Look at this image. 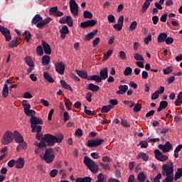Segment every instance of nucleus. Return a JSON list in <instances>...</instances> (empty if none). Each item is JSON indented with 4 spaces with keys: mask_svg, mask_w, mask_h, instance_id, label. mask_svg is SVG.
Here are the masks:
<instances>
[{
    "mask_svg": "<svg viewBox=\"0 0 182 182\" xmlns=\"http://www.w3.org/2000/svg\"><path fill=\"white\" fill-rule=\"evenodd\" d=\"M25 62L28 66L30 68H35V63H33V60H32V58L31 56H26L25 58Z\"/></svg>",
    "mask_w": 182,
    "mask_h": 182,
    "instance_id": "b1692460",
    "label": "nucleus"
},
{
    "mask_svg": "<svg viewBox=\"0 0 182 182\" xmlns=\"http://www.w3.org/2000/svg\"><path fill=\"white\" fill-rule=\"evenodd\" d=\"M122 28H123V25L119 24V23L114 25V29H116V31H118L119 32L122 31Z\"/></svg>",
    "mask_w": 182,
    "mask_h": 182,
    "instance_id": "680f3d73",
    "label": "nucleus"
},
{
    "mask_svg": "<svg viewBox=\"0 0 182 182\" xmlns=\"http://www.w3.org/2000/svg\"><path fill=\"white\" fill-rule=\"evenodd\" d=\"M87 22H88L89 26H95V25H96V23H97V21H96L95 19L87 20Z\"/></svg>",
    "mask_w": 182,
    "mask_h": 182,
    "instance_id": "69168bd1",
    "label": "nucleus"
},
{
    "mask_svg": "<svg viewBox=\"0 0 182 182\" xmlns=\"http://www.w3.org/2000/svg\"><path fill=\"white\" fill-rule=\"evenodd\" d=\"M159 96H160V91L157 90L152 95V100H156V99H159Z\"/></svg>",
    "mask_w": 182,
    "mask_h": 182,
    "instance_id": "4d7b16f0",
    "label": "nucleus"
},
{
    "mask_svg": "<svg viewBox=\"0 0 182 182\" xmlns=\"http://www.w3.org/2000/svg\"><path fill=\"white\" fill-rule=\"evenodd\" d=\"M43 159L47 164H50L55 160V152L52 149L46 150Z\"/></svg>",
    "mask_w": 182,
    "mask_h": 182,
    "instance_id": "7ed1b4c3",
    "label": "nucleus"
},
{
    "mask_svg": "<svg viewBox=\"0 0 182 182\" xmlns=\"http://www.w3.org/2000/svg\"><path fill=\"white\" fill-rule=\"evenodd\" d=\"M133 72V70L130 67H127L125 68V70L124 72V75L125 76H129V75H132V73Z\"/></svg>",
    "mask_w": 182,
    "mask_h": 182,
    "instance_id": "3c124183",
    "label": "nucleus"
},
{
    "mask_svg": "<svg viewBox=\"0 0 182 182\" xmlns=\"http://www.w3.org/2000/svg\"><path fill=\"white\" fill-rule=\"evenodd\" d=\"M162 176H174V165L173 163H166L162 166Z\"/></svg>",
    "mask_w": 182,
    "mask_h": 182,
    "instance_id": "f03ea898",
    "label": "nucleus"
},
{
    "mask_svg": "<svg viewBox=\"0 0 182 182\" xmlns=\"http://www.w3.org/2000/svg\"><path fill=\"white\" fill-rule=\"evenodd\" d=\"M76 182H92V178L87 176L85 178H77L75 179Z\"/></svg>",
    "mask_w": 182,
    "mask_h": 182,
    "instance_id": "72a5a7b5",
    "label": "nucleus"
},
{
    "mask_svg": "<svg viewBox=\"0 0 182 182\" xmlns=\"http://www.w3.org/2000/svg\"><path fill=\"white\" fill-rule=\"evenodd\" d=\"M139 159H142L144 161H147L149 160V156H147V154H144V152H141L137 156V160H139Z\"/></svg>",
    "mask_w": 182,
    "mask_h": 182,
    "instance_id": "f704fd0d",
    "label": "nucleus"
},
{
    "mask_svg": "<svg viewBox=\"0 0 182 182\" xmlns=\"http://www.w3.org/2000/svg\"><path fill=\"white\" fill-rule=\"evenodd\" d=\"M65 105V107H67V109L68 110H71L72 109V102H70V100L65 99L64 100Z\"/></svg>",
    "mask_w": 182,
    "mask_h": 182,
    "instance_id": "49530a36",
    "label": "nucleus"
},
{
    "mask_svg": "<svg viewBox=\"0 0 182 182\" xmlns=\"http://www.w3.org/2000/svg\"><path fill=\"white\" fill-rule=\"evenodd\" d=\"M97 178L98 179L96 181V182H105V175H103L102 173H99Z\"/></svg>",
    "mask_w": 182,
    "mask_h": 182,
    "instance_id": "bf43d9fd",
    "label": "nucleus"
},
{
    "mask_svg": "<svg viewBox=\"0 0 182 182\" xmlns=\"http://www.w3.org/2000/svg\"><path fill=\"white\" fill-rule=\"evenodd\" d=\"M155 157L157 160H159V161H166L168 159V156L164 155L161 151L159 149H156L154 151Z\"/></svg>",
    "mask_w": 182,
    "mask_h": 182,
    "instance_id": "9d476101",
    "label": "nucleus"
},
{
    "mask_svg": "<svg viewBox=\"0 0 182 182\" xmlns=\"http://www.w3.org/2000/svg\"><path fill=\"white\" fill-rule=\"evenodd\" d=\"M157 39H158L159 43H162L163 42H166V39H167V33H161L158 36Z\"/></svg>",
    "mask_w": 182,
    "mask_h": 182,
    "instance_id": "4be33fe9",
    "label": "nucleus"
},
{
    "mask_svg": "<svg viewBox=\"0 0 182 182\" xmlns=\"http://www.w3.org/2000/svg\"><path fill=\"white\" fill-rule=\"evenodd\" d=\"M49 14L50 15H53V16H58V17L63 16V12L59 11L58 6H53L50 8Z\"/></svg>",
    "mask_w": 182,
    "mask_h": 182,
    "instance_id": "9b49d317",
    "label": "nucleus"
},
{
    "mask_svg": "<svg viewBox=\"0 0 182 182\" xmlns=\"http://www.w3.org/2000/svg\"><path fill=\"white\" fill-rule=\"evenodd\" d=\"M22 106L23 107V110L31 107V104L28 103V100H24L22 101Z\"/></svg>",
    "mask_w": 182,
    "mask_h": 182,
    "instance_id": "603ef678",
    "label": "nucleus"
},
{
    "mask_svg": "<svg viewBox=\"0 0 182 182\" xmlns=\"http://www.w3.org/2000/svg\"><path fill=\"white\" fill-rule=\"evenodd\" d=\"M149 141H151V137H149L148 139H146V141H141L139 143V146H141V149H147Z\"/></svg>",
    "mask_w": 182,
    "mask_h": 182,
    "instance_id": "c756f323",
    "label": "nucleus"
},
{
    "mask_svg": "<svg viewBox=\"0 0 182 182\" xmlns=\"http://www.w3.org/2000/svg\"><path fill=\"white\" fill-rule=\"evenodd\" d=\"M165 176L166 177L162 181V182H173L175 181L174 175Z\"/></svg>",
    "mask_w": 182,
    "mask_h": 182,
    "instance_id": "a19ab883",
    "label": "nucleus"
},
{
    "mask_svg": "<svg viewBox=\"0 0 182 182\" xmlns=\"http://www.w3.org/2000/svg\"><path fill=\"white\" fill-rule=\"evenodd\" d=\"M23 99H32L33 97V96L32 95V94H31V92H26L23 95Z\"/></svg>",
    "mask_w": 182,
    "mask_h": 182,
    "instance_id": "6e6d98bb",
    "label": "nucleus"
},
{
    "mask_svg": "<svg viewBox=\"0 0 182 182\" xmlns=\"http://www.w3.org/2000/svg\"><path fill=\"white\" fill-rule=\"evenodd\" d=\"M84 163L92 173H97V165L95 161H93V160L90 159L87 156H85Z\"/></svg>",
    "mask_w": 182,
    "mask_h": 182,
    "instance_id": "20e7f679",
    "label": "nucleus"
},
{
    "mask_svg": "<svg viewBox=\"0 0 182 182\" xmlns=\"http://www.w3.org/2000/svg\"><path fill=\"white\" fill-rule=\"evenodd\" d=\"M97 33V30H95L92 32H90V33H87L85 36V41H90V39H93V38H95V36H96Z\"/></svg>",
    "mask_w": 182,
    "mask_h": 182,
    "instance_id": "cd10ccee",
    "label": "nucleus"
},
{
    "mask_svg": "<svg viewBox=\"0 0 182 182\" xmlns=\"http://www.w3.org/2000/svg\"><path fill=\"white\" fill-rule=\"evenodd\" d=\"M75 135L77 136V137H82V136H83V132L80 128H78L75 131Z\"/></svg>",
    "mask_w": 182,
    "mask_h": 182,
    "instance_id": "13d9d810",
    "label": "nucleus"
},
{
    "mask_svg": "<svg viewBox=\"0 0 182 182\" xmlns=\"http://www.w3.org/2000/svg\"><path fill=\"white\" fill-rule=\"evenodd\" d=\"M161 178V174L159 173L154 178V182H160V179Z\"/></svg>",
    "mask_w": 182,
    "mask_h": 182,
    "instance_id": "774afa93",
    "label": "nucleus"
},
{
    "mask_svg": "<svg viewBox=\"0 0 182 182\" xmlns=\"http://www.w3.org/2000/svg\"><path fill=\"white\" fill-rule=\"evenodd\" d=\"M0 32L2 33V35H4L7 42H9V41L12 39V37L11 36V31L8 28L1 25H0Z\"/></svg>",
    "mask_w": 182,
    "mask_h": 182,
    "instance_id": "1a4fd4ad",
    "label": "nucleus"
},
{
    "mask_svg": "<svg viewBox=\"0 0 182 182\" xmlns=\"http://www.w3.org/2000/svg\"><path fill=\"white\" fill-rule=\"evenodd\" d=\"M182 105V92H180L177 95V99L175 102V106H181Z\"/></svg>",
    "mask_w": 182,
    "mask_h": 182,
    "instance_id": "2f4dec72",
    "label": "nucleus"
},
{
    "mask_svg": "<svg viewBox=\"0 0 182 182\" xmlns=\"http://www.w3.org/2000/svg\"><path fill=\"white\" fill-rule=\"evenodd\" d=\"M43 18L41 16V15L39 14H36L32 19L31 21V23L33 25H36V23H38V22H40L41 21H42Z\"/></svg>",
    "mask_w": 182,
    "mask_h": 182,
    "instance_id": "7c9ffc66",
    "label": "nucleus"
},
{
    "mask_svg": "<svg viewBox=\"0 0 182 182\" xmlns=\"http://www.w3.org/2000/svg\"><path fill=\"white\" fill-rule=\"evenodd\" d=\"M112 53H113V50H108L107 52L104 54L103 59L105 60H106V59H109V57L110 56V55H112Z\"/></svg>",
    "mask_w": 182,
    "mask_h": 182,
    "instance_id": "5fc2aeb1",
    "label": "nucleus"
},
{
    "mask_svg": "<svg viewBox=\"0 0 182 182\" xmlns=\"http://www.w3.org/2000/svg\"><path fill=\"white\" fill-rule=\"evenodd\" d=\"M43 139L46 141V143H47L48 146H53L55 143H62V140H63V135L55 136L50 134H47L44 135Z\"/></svg>",
    "mask_w": 182,
    "mask_h": 182,
    "instance_id": "f257e3e1",
    "label": "nucleus"
},
{
    "mask_svg": "<svg viewBox=\"0 0 182 182\" xmlns=\"http://www.w3.org/2000/svg\"><path fill=\"white\" fill-rule=\"evenodd\" d=\"M119 90L117 91V95H125L126 92H127V90H129V86H127V85H120L118 87Z\"/></svg>",
    "mask_w": 182,
    "mask_h": 182,
    "instance_id": "4468645a",
    "label": "nucleus"
},
{
    "mask_svg": "<svg viewBox=\"0 0 182 182\" xmlns=\"http://www.w3.org/2000/svg\"><path fill=\"white\" fill-rule=\"evenodd\" d=\"M60 33H69V28L68 26H63L62 28L60 29Z\"/></svg>",
    "mask_w": 182,
    "mask_h": 182,
    "instance_id": "de8ad7c7",
    "label": "nucleus"
},
{
    "mask_svg": "<svg viewBox=\"0 0 182 182\" xmlns=\"http://www.w3.org/2000/svg\"><path fill=\"white\" fill-rule=\"evenodd\" d=\"M121 124L124 127H130V123H129V122H127V120H126V119H122Z\"/></svg>",
    "mask_w": 182,
    "mask_h": 182,
    "instance_id": "0e129e2a",
    "label": "nucleus"
},
{
    "mask_svg": "<svg viewBox=\"0 0 182 182\" xmlns=\"http://www.w3.org/2000/svg\"><path fill=\"white\" fill-rule=\"evenodd\" d=\"M76 73L78 76H80V77H82V79H86L87 80V79L89 78V77L87 76V72L85 70H76Z\"/></svg>",
    "mask_w": 182,
    "mask_h": 182,
    "instance_id": "aec40b11",
    "label": "nucleus"
},
{
    "mask_svg": "<svg viewBox=\"0 0 182 182\" xmlns=\"http://www.w3.org/2000/svg\"><path fill=\"white\" fill-rule=\"evenodd\" d=\"M25 166V159L23 158H19L16 161V168H23Z\"/></svg>",
    "mask_w": 182,
    "mask_h": 182,
    "instance_id": "a211bd4d",
    "label": "nucleus"
},
{
    "mask_svg": "<svg viewBox=\"0 0 182 182\" xmlns=\"http://www.w3.org/2000/svg\"><path fill=\"white\" fill-rule=\"evenodd\" d=\"M34 146L38 147V149H42L43 147H46V144L45 142L41 141V142H35Z\"/></svg>",
    "mask_w": 182,
    "mask_h": 182,
    "instance_id": "09e8293b",
    "label": "nucleus"
},
{
    "mask_svg": "<svg viewBox=\"0 0 182 182\" xmlns=\"http://www.w3.org/2000/svg\"><path fill=\"white\" fill-rule=\"evenodd\" d=\"M181 176H182V168H178L174 176L175 181H177L178 178H181Z\"/></svg>",
    "mask_w": 182,
    "mask_h": 182,
    "instance_id": "c9c22d12",
    "label": "nucleus"
},
{
    "mask_svg": "<svg viewBox=\"0 0 182 182\" xmlns=\"http://www.w3.org/2000/svg\"><path fill=\"white\" fill-rule=\"evenodd\" d=\"M165 42L166 45H171V43L174 42V39L173 38V37H166Z\"/></svg>",
    "mask_w": 182,
    "mask_h": 182,
    "instance_id": "e2e57ef3",
    "label": "nucleus"
},
{
    "mask_svg": "<svg viewBox=\"0 0 182 182\" xmlns=\"http://www.w3.org/2000/svg\"><path fill=\"white\" fill-rule=\"evenodd\" d=\"M14 139L16 141V143H22V141H23V136H22V135H21L19 134V132H18L17 131H15L14 132Z\"/></svg>",
    "mask_w": 182,
    "mask_h": 182,
    "instance_id": "2eb2a0df",
    "label": "nucleus"
},
{
    "mask_svg": "<svg viewBox=\"0 0 182 182\" xmlns=\"http://www.w3.org/2000/svg\"><path fill=\"white\" fill-rule=\"evenodd\" d=\"M107 76H109L107 68L102 69L100 73V77H101V80H106Z\"/></svg>",
    "mask_w": 182,
    "mask_h": 182,
    "instance_id": "dca6fc26",
    "label": "nucleus"
},
{
    "mask_svg": "<svg viewBox=\"0 0 182 182\" xmlns=\"http://www.w3.org/2000/svg\"><path fill=\"white\" fill-rule=\"evenodd\" d=\"M24 110V113L26 116L28 117H34L35 114H36V112L33 109H31V107L26 108Z\"/></svg>",
    "mask_w": 182,
    "mask_h": 182,
    "instance_id": "6ab92c4d",
    "label": "nucleus"
},
{
    "mask_svg": "<svg viewBox=\"0 0 182 182\" xmlns=\"http://www.w3.org/2000/svg\"><path fill=\"white\" fill-rule=\"evenodd\" d=\"M55 72L59 75H64L65 73V64L62 62H58L55 65Z\"/></svg>",
    "mask_w": 182,
    "mask_h": 182,
    "instance_id": "f8f14e48",
    "label": "nucleus"
},
{
    "mask_svg": "<svg viewBox=\"0 0 182 182\" xmlns=\"http://www.w3.org/2000/svg\"><path fill=\"white\" fill-rule=\"evenodd\" d=\"M100 43V38L97 37L95 39L92 41V46L93 48H96Z\"/></svg>",
    "mask_w": 182,
    "mask_h": 182,
    "instance_id": "864d4df0",
    "label": "nucleus"
},
{
    "mask_svg": "<svg viewBox=\"0 0 182 182\" xmlns=\"http://www.w3.org/2000/svg\"><path fill=\"white\" fill-rule=\"evenodd\" d=\"M159 149L163 151V153H168L173 150V144L170 141H166L165 144H159L158 146Z\"/></svg>",
    "mask_w": 182,
    "mask_h": 182,
    "instance_id": "0eeeda50",
    "label": "nucleus"
},
{
    "mask_svg": "<svg viewBox=\"0 0 182 182\" xmlns=\"http://www.w3.org/2000/svg\"><path fill=\"white\" fill-rule=\"evenodd\" d=\"M42 46L43 47L44 53L46 55H50V53H52V50L50 49V46H49V44L43 41Z\"/></svg>",
    "mask_w": 182,
    "mask_h": 182,
    "instance_id": "f3484780",
    "label": "nucleus"
},
{
    "mask_svg": "<svg viewBox=\"0 0 182 182\" xmlns=\"http://www.w3.org/2000/svg\"><path fill=\"white\" fill-rule=\"evenodd\" d=\"M32 133H41L42 132V127L41 125H31Z\"/></svg>",
    "mask_w": 182,
    "mask_h": 182,
    "instance_id": "c85d7f7f",
    "label": "nucleus"
},
{
    "mask_svg": "<svg viewBox=\"0 0 182 182\" xmlns=\"http://www.w3.org/2000/svg\"><path fill=\"white\" fill-rule=\"evenodd\" d=\"M36 53L38 56H42L43 55V48H42V46H38L37 47Z\"/></svg>",
    "mask_w": 182,
    "mask_h": 182,
    "instance_id": "a18cd8bd",
    "label": "nucleus"
},
{
    "mask_svg": "<svg viewBox=\"0 0 182 182\" xmlns=\"http://www.w3.org/2000/svg\"><path fill=\"white\" fill-rule=\"evenodd\" d=\"M83 16L85 19H92L93 18V14L89 11H85L83 12Z\"/></svg>",
    "mask_w": 182,
    "mask_h": 182,
    "instance_id": "58836bf2",
    "label": "nucleus"
},
{
    "mask_svg": "<svg viewBox=\"0 0 182 182\" xmlns=\"http://www.w3.org/2000/svg\"><path fill=\"white\" fill-rule=\"evenodd\" d=\"M25 35V39L26 42H29L31 41V38L32 36V34H31V32L29 31H26L24 33Z\"/></svg>",
    "mask_w": 182,
    "mask_h": 182,
    "instance_id": "8fccbe9b",
    "label": "nucleus"
},
{
    "mask_svg": "<svg viewBox=\"0 0 182 182\" xmlns=\"http://www.w3.org/2000/svg\"><path fill=\"white\" fill-rule=\"evenodd\" d=\"M107 19L109 23H114L116 18H114V16L113 15H109L107 16Z\"/></svg>",
    "mask_w": 182,
    "mask_h": 182,
    "instance_id": "052dcab7",
    "label": "nucleus"
},
{
    "mask_svg": "<svg viewBox=\"0 0 182 182\" xmlns=\"http://www.w3.org/2000/svg\"><path fill=\"white\" fill-rule=\"evenodd\" d=\"M14 141V134L11 131H6L1 139V144L4 146H8V144H11Z\"/></svg>",
    "mask_w": 182,
    "mask_h": 182,
    "instance_id": "39448f33",
    "label": "nucleus"
},
{
    "mask_svg": "<svg viewBox=\"0 0 182 182\" xmlns=\"http://www.w3.org/2000/svg\"><path fill=\"white\" fill-rule=\"evenodd\" d=\"M30 122L31 123V126L43 124V121L42 120V119L38 118L36 117H31L30 119Z\"/></svg>",
    "mask_w": 182,
    "mask_h": 182,
    "instance_id": "ddd939ff",
    "label": "nucleus"
},
{
    "mask_svg": "<svg viewBox=\"0 0 182 182\" xmlns=\"http://www.w3.org/2000/svg\"><path fill=\"white\" fill-rule=\"evenodd\" d=\"M43 77L44 79H46V80H47V82H48V83H53L55 82L53 77H52V76H50V74H49V73L48 72L43 73Z\"/></svg>",
    "mask_w": 182,
    "mask_h": 182,
    "instance_id": "412c9836",
    "label": "nucleus"
},
{
    "mask_svg": "<svg viewBox=\"0 0 182 182\" xmlns=\"http://www.w3.org/2000/svg\"><path fill=\"white\" fill-rule=\"evenodd\" d=\"M150 3L149 1H144L143 6H142V12L143 14H144V12H146L147 11V9H149V6H150Z\"/></svg>",
    "mask_w": 182,
    "mask_h": 182,
    "instance_id": "37998d69",
    "label": "nucleus"
},
{
    "mask_svg": "<svg viewBox=\"0 0 182 182\" xmlns=\"http://www.w3.org/2000/svg\"><path fill=\"white\" fill-rule=\"evenodd\" d=\"M87 80H94L97 83H100L102 82V77L97 75H94L92 76H89Z\"/></svg>",
    "mask_w": 182,
    "mask_h": 182,
    "instance_id": "a878e982",
    "label": "nucleus"
},
{
    "mask_svg": "<svg viewBox=\"0 0 182 182\" xmlns=\"http://www.w3.org/2000/svg\"><path fill=\"white\" fill-rule=\"evenodd\" d=\"M105 141V139H96L95 140H89L87 141V147H99L102 143Z\"/></svg>",
    "mask_w": 182,
    "mask_h": 182,
    "instance_id": "6e6552de",
    "label": "nucleus"
},
{
    "mask_svg": "<svg viewBox=\"0 0 182 182\" xmlns=\"http://www.w3.org/2000/svg\"><path fill=\"white\" fill-rule=\"evenodd\" d=\"M66 23L70 27L73 26V18H72V16H66Z\"/></svg>",
    "mask_w": 182,
    "mask_h": 182,
    "instance_id": "ea45409f",
    "label": "nucleus"
},
{
    "mask_svg": "<svg viewBox=\"0 0 182 182\" xmlns=\"http://www.w3.org/2000/svg\"><path fill=\"white\" fill-rule=\"evenodd\" d=\"M41 60L43 66H48L50 63V57L49 55H44L42 57Z\"/></svg>",
    "mask_w": 182,
    "mask_h": 182,
    "instance_id": "393cba45",
    "label": "nucleus"
},
{
    "mask_svg": "<svg viewBox=\"0 0 182 182\" xmlns=\"http://www.w3.org/2000/svg\"><path fill=\"white\" fill-rule=\"evenodd\" d=\"M60 85L64 89H67L68 90H72V87L66 83L65 80H60Z\"/></svg>",
    "mask_w": 182,
    "mask_h": 182,
    "instance_id": "4c0bfd02",
    "label": "nucleus"
},
{
    "mask_svg": "<svg viewBox=\"0 0 182 182\" xmlns=\"http://www.w3.org/2000/svg\"><path fill=\"white\" fill-rule=\"evenodd\" d=\"M1 92L3 97H8V95H9V87H8L7 84H4Z\"/></svg>",
    "mask_w": 182,
    "mask_h": 182,
    "instance_id": "bb28decb",
    "label": "nucleus"
},
{
    "mask_svg": "<svg viewBox=\"0 0 182 182\" xmlns=\"http://www.w3.org/2000/svg\"><path fill=\"white\" fill-rule=\"evenodd\" d=\"M70 10L73 16L79 15V6L75 0L70 1Z\"/></svg>",
    "mask_w": 182,
    "mask_h": 182,
    "instance_id": "423d86ee",
    "label": "nucleus"
},
{
    "mask_svg": "<svg viewBox=\"0 0 182 182\" xmlns=\"http://www.w3.org/2000/svg\"><path fill=\"white\" fill-rule=\"evenodd\" d=\"M87 90H91L92 92H97L100 89V87L96 85L93 83H90L87 87Z\"/></svg>",
    "mask_w": 182,
    "mask_h": 182,
    "instance_id": "5701e85b",
    "label": "nucleus"
},
{
    "mask_svg": "<svg viewBox=\"0 0 182 182\" xmlns=\"http://www.w3.org/2000/svg\"><path fill=\"white\" fill-rule=\"evenodd\" d=\"M119 58H121L123 60H124V59H126V58H127V56L126 55V53L123 50L120 51L119 53Z\"/></svg>",
    "mask_w": 182,
    "mask_h": 182,
    "instance_id": "338daca9",
    "label": "nucleus"
},
{
    "mask_svg": "<svg viewBox=\"0 0 182 182\" xmlns=\"http://www.w3.org/2000/svg\"><path fill=\"white\" fill-rule=\"evenodd\" d=\"M134 58L136 60H141L142 62H144V58L141 54L136 53L134 54Z\"/></svg>",
    "mask_w": 182,
    "mask_h": 182,
    "instance_id": "79ce46f5",
    "label": "nucleus"
},
{
    "mask_svg": "<svg viewBox=\"0 0 182 182\" xmlns=\"http://www.w3.org/2000/svg\"><path fill=\"white\" fill-rule=\"evenodd\" d=\"M113 109V105H105L101 109V113H109Z\"/></svg>",
    "mask_w": 182,
    "mask_h": 182,
    "instance_id": "473e14b6",
    "label": "nucleus"
},
{
    "mask_svg": "<svg viewBox=\"0 0 182 182\" xmlns=\"http://www.w3.org/2000/svg\"><path fill=\"white\" fill-rule=\"evenodd\" d=\"M136 28H137V21H132L129 28V32H133V31H134V29H136Z\"/></svg>",
    "mask_w": 182,
    "mask_h": 182,
    "instance_id": "c03bdc74",
    "label": "nucleus"
},
{
    "mask_svg": "<svg viewBox=\"0 0 182 182\" xmlns=\"http://www.w3.org/2000/svg\"><path fill=\"white\" fill-rule=\"evenodd\" d=\"M137 180L139 182H145L146 181V174L144 173L141 172L137 176Z\"/></svg>",
    "mask_w": 182,
    "mask_h": 182,
    "instance_id": "e433bc0d",
    "label": "nucleus"
}]
</instances>
